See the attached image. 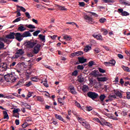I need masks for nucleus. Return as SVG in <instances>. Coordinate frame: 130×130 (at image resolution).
<instances>
[{
    "label": "nucleus",
    "instance_id": "obj_41",
    "mask_svg": "<svg viewBox=\"0 0 130 130\" xmlns=\"http://www.w3.org/2000/svg\"><path fill=\"white\" fill-rule=\"evenodd\" d=\"M98 70L101 73H105L106 71L101 68H99Z\"/></svg>",
    "mask_w": 130,
    "mask_h": 130
},
{
    "label": "nucleus",
    "instance_id": "obj_50",
    "mask_svg": "<svg viewBox=\"0 0 130 130\" xmlns=\"http://www.w3.org/2000/svg\"><path fill=\"white\" fill-rule=\"evenodd\" d=\"M24 105L27 109H28V110L31 109V107L29 105H28L26 103H25Z\"/></svg>",
    "mask_w": 130,
    "mask_h": 130
},
{
    "label": "nucleus",
    "instance_id": "obj_16",
    "mask_svg": "<svg viewBox=\"0 0 130 130\" xmlns=\"http://www.w3.org/2000/svg\"><path fill=\"white\" fill-rule=\"evenodd\" d=\"M108 78L106 77H98V81L99 82H106L108 80Z\"/></svg>",
    "mask_w": 130,
    "mask_h": 130
},
{
    "label": "nucleus",
    "instance_id": "obj_52",
    "mask_svg": "<svg viewBox=\"0 0 130 130\" xmlns=\"http://www.w3.org/2000/svg\"><path fill=\"white\" fill-rule=\"evenodd\" d=\"M93 110V108L92 107L90 106V107H86V110L87 111H91Z\"/></svg>",
    "mask_w": 130,
    "mask_h": 130
},
{
    "label": "nucleus",
    "instance_id": "obj_23",
    "mask_svg": "<svg viewBox=\"0 0 130 130\" xmlns=\"http://www.w3.org/2000/svg\"><path fill=\"white\" fill-rule=\"evenodd\" d=\"M89 90V87L88 85H83L82 90L83 92H85L86 91H88Z\"/></svg>",
    "mask_w": 130,
    "mask_h": 130
},
{
    "label": "nucleus",
    "instance_id": "obj_59",
    "mask_svg": "<svg viewBox=\"0 0 130 130\" xmlns=\"http://www.w3.org/2000/svg\"><path fill=\"white\" fill-rule=\"evenodd\" d=\"M28 125V123L25 122V123H24L22 125V127L23 128H25L26 127H27V126Z\"/></svg>",
    "mask_w": 130,
    "mask_h": 130
},
{
    "label": "nucleus",
    "instance_id": "obj_49",
    "mask_svg": "<svg viewBox=\"0 0 130 130\" xmlns=\"http://www.w3.org/2000/svg\"><path fill=\"white\" fill-rule=\"evenodd\" d=\"M75 105L79 108H81V106L80 103L77 102H75Z\"/></svg>",
    "mask_w": 130,
    "mask_h": 130
},
{
    "label": "nucleus",
    "instance_id": "obj_43",
    "mask_svg": "<svg viewBox=\"0 0 130 130\" xmlns=\"http://www.w3.org/2000/svg\"><path fill=\"white\" fill-rule=\"evenodd\" d=\"M78 71L75 70V71H74L73 72H72V76L76 77L78 75Z\"/></svg>",
    "mask_w": 130,
    "mask_h": 130
},
{
    "label": "nucleus",
    "instance_id": "obj_58",
    "mask_svg": "<svg viewBox=\"0 0 130 130\" xmlns=\"http://www.w3.org/2000/svg\"><path fill=\"white\" fill-rule=\"evenodd\" d=\"M89 83L93 85L94 84V80H93V78H90V79H89Z\"/></svg>",
    "mask_w": 130,
    "mask_h": 130
},
{
    "label": "nucleus",
    "instance_id": "obj_63",
    "mask_svg": "<svg viewBox=\"0 0 130 130\" xmlns=\"http://www.w3.org/2000/svg\"><path fill=\"white\" fill-rule=\"evenodd\" d=\"M79 5L80 7H84L85 5V4L84 2H80Z\"/></svg>",
    "mask_w": 130,
    "mask_h": 130
},
{
    "label": "nucleus",
    "instance_id": "obj_9",
    "mask_svg": "<svg viewBox=\"0 0 130 130\" xmlns=\"http://www.w3.org/2000/svg\"><path fill=\"white\" fill-rule=\"evenodd\" d=\"M114 93L115 94L116 96H118L119 98H122V94L117 90H113Z\"/></svg>",
    "mask_w": 130,
    "mask_h": 130
},
{
    "label": "nucleus",
    "instance_id": "obj_4",
    "mask_svg": "<svg viewBox=\"0 0 130 130\" xmlns=\"http://www.w3.org/2000/svg\"><path fill=\"white\" fill-rule=\"evenodd\" d=\"M83 18L89 24H92L94 23V19L91 17L89 16L88 15H84Z\"/></svg>",
    "mask_w": 130,
    "mask_h": 130
},
{
    "label": "nucleus",
    "instance_id": "obj_47",
    "mask_svg": "<svg viewBox=\"0 0 130 130\" xmlns=\"http://www.w3.org/2000/svg\"><path fill=\"white\" fill-rule=\"evenodd\" d=\"M94 64V61L92 60H91L88 62V67H91L93 66Z\"/></svg>",
    "mask_w": 130,
    "mask_h": 130
},
{
    "label": "nucleus",
    "instance_id": "obj_19",
    "mask_svg": "<svg viewBox=\"0 0 130 130\" xmlns=\"http://www.w3.org/2000/svg\"><path fill=\"white\" fill-rule=\"evenodd\" d=\"M22 35H23L24 38V37H31V34L28 31H25V32H23Z\"/></svg>",
    "mask_w": 130,
    "mask_h": 130
},
{
    "label": "nucleus",
    "instance_id": "obj_42",
    "mask_svg": "<svg viewBox=\"0 0 130 130\" xmlns=\"http://www.w3.org/2000/svg\"><path fill=\"white\" fill-rule=\"evenodd\" d=\"M42 83H43L44 86L46 87L47 88L49 87V85L47 83V79H45V81H42Z\"/></svg>",
    "mask_w": 130,
    "mask_h": 130
},
{
    "label": "nucleus",
    "instance_id": "obj_46",
    "mask_svg": "<svg viewBox=\"0 0 130 130\" xmlns=\"http://www.w3.org/2000/svg\"><path fill=\"white\" fill-rule=\"evenodd\" d=\"M108 98L112 100H113V99H116V95H110L108 97Z\"/></svg>",
    "mask_w": 130,
    "mask_h": 130
},
{
    "label": "nucleus",
    "instance_id": "obj_14",
    "mask_svg": "<svg viewBox=\"0 0 130 130\" xmlns=\"http://www.w3.org/2000/svg\"><path fill=\"white\" fill-rule=\"evenodd\" d=\"M92 37H94V38H95L97 40H103V37L101 35H92Z\"/></svg>",
    "mask_w": 130,
    "mask_h": 130
},
{
    "label": "nucleus",
    "instance_id": "obj_48",
    "mask_svg": "<svg viewBox=\"0 0 130 130\" xmlns=\"http://www.w3.org/2000/svg\"><path fill=\"white\" fill-rule=\"evenodd\" d=\"M23 83V80H19V81H18V82L17 83V86H22Z\"/></svg>",
    "mask_w": 130,
    "mask_h": 130
},
{
    "label": "nucleus",
    "instance_id": "obj_7",
    "mask_svg": "<svg viewBox=\"0 0 130 130\" xmlns=\"http://www.w3.org/2000/svg\"><path fill=\"white\" fill-rule=\"evenodd\" d=\"M0 69H1L2 72H4V71H7L9 67H8L7 63H2L0 64Z\"/></svg>",
    "mask_w": 130,
    "mask_h": 130
},
{
    "label": "nucleus",
    "instance_id": "obj_36",
    "mask_svg": "<svg viewBox=\"0 0 130 130\" xmlns=\"http://www.w3.org/2000/svg\"><path fill=\"white\" fill-rule=\"evenodd\" d=\"M37 101L41 102V103H43L44 101V99H43V97H41V96H37Z\"/></svg>",
    "mask_w": 130,
    "mask_h": 130
},
{
    "label": "nucleus",
    "instance_id": "obj_1",
    "mask_svg": "<svg viewBox=\"0 0 130 130\" xmlns=\"http://www.w3.org/2000/svg\"><path fill=\"white\" fill-rule=\"evenodd\" d=\"M37 40H30L28 42H25V47L28 49H32L37 45Z\"/></svg>",
    "mask_w": 130,
    "mask_h": 130
},
{
    "label": "nucleus",
    "instance_id": "obj_29",
    "mask_svg": "<svg viewBox=\"0 0 130 130\" xmlns=\"http://www.w3.org/2000/svg\"><path fill=\"white\" fill-rule=\"evenodd\" d=\"M122 68L124 71L127 72H130V70L128 67H125L124 66H122Z\"/></svg>",
    "mask_w": 130,
    "mask_h": 130
},
{
    "label": "nucleus",
    "instance_id": "obj_15",
    "mask_svg": "<svg viewBox=\"0 0 130 130\" xmlns=\"http://www.w3.org/2000/svg\"><path fill=\"white\" fill-rule=\"evenodd\" d=\"M17 30L20 32H23L25 31V30H26V28L23 26V25L20 24L19 25Z\"/></svg>",
    "mask_w": 130,
    "mask_h": 130
},
{
    "label": "nucleus",
    "instance_id": "obj_25",
    "mask_svg": "<svg viewBox=\"0 0 130 130\" xmlns=\"http://www.w3.org/2000/svg\"><path fill=\"white\" fill-rule=\"evenodd\" d=\"M99 98H100V100L101 102L103 103L105 99L106 98V96L105 94H101L99 96Z\"/></svg>",
    "mask_w": 130,
    "mask_h": 130
},
{
    "label": "nucleus",
    "instance_id": "obj_6",
    "mask_svg": "<svg viewBox=\"0 0 130 130\" xmlns=\"http://www.w3.org/2000/svg\"><path fill=\"white\" fill-rule=\"evenodd\" d=\"M15 36V39H17V33L10 32V34L7 35L6 36V38L7 39H14Z\"/></svg>",
    "mask_w": 130,
    "mask_h": 130
},
{
    "label": "nucleus",
    "instance_id": "obj_32",
    "mask_svg": "<svg viewBox=\"0 0 130 130\" xmlns=\"http://www.w3.org/2000/svg\"><path fill=\"white\" fill-rule=\"evenodd\" d=\"M116 62L115 61V60H114V59L110 60V61H109V63H110V66H115Z\"/></svg>",
    "mask_w": 130,
    "mask_h": 130
},
{
    "label": "nucleus",
    "instance_id": "obj_34",
    "mask_svg": "<svg viewBox=\"0 0 130 130\" xmlns=\"http://www.w3.org/2000/svg\"><path fill=\"white\" fill-rule=\"evenodd\" d=\"M25 26L27 27L28 28H29V29H36V27L32 25V24H29V25H25Z\"/></svg>",
    "mask_w": 130,
    "mask_h": 130
},
{
    "label": "nucleus",
    "instance_id": "obj_13",
    "mask_svg": "<svg viewBox=\"0 0 130 130\" xmlns=\"http://www.w3.org/2000/svg\"><path fill=\"white\" fill-rule=\"evenodd\" d=\"M119 2L121 4H123L125 6H130V3L125 0H119Z\"/></svg>",
    "mask_w": 130,
    "mask_h": 130
},
{
    "label": "nucleus",
    "instance_id": "obj_57",
    "mask_svg": "<svg viewBox=\"0 0 130 130\" xmlns=\"http://www.w3.org/2000/svg\"><path fill=\"white\" fill-rule=\"evenodd\" d=\"M118 12L119 13H121V15L122 14V13H123V9H118Z\"/></svg>",
    "mask_w": 130,
    "mask_h": 130
},
{
    "label": "nucleus",
    "instance_id": "obj_8",
    "mask_svg": "<svg viewBox=\"0 0 130 130\" xmlns=\"http://www.w3.org/2000/svg\"><path fill=\"white\" fill-rule=\"evenodd\" d=\"M24 38L23 35L21 34L20 32H17V40L18 42H21Z\"/></svg>",
    "mask_w": 130,
    "mask_h": 130
},
{
    "label": "nucleus",
    "instance_id": "obj_35",
    "mask_svg": "<svg viewBox=\"0 0 130 130\" xmlns=\"http://www.w3.org/2000/svg\"><path fill=\"white\" fill-rule=\"evenodd\" d=\"M84 67L83 65L79 64L77 67V70H83L84 69Z\"/></svg>",
    "mask_w": 130,
    "mask_h": 130
},
{
    "label": "nucleus",
    "instance_id": "obj_61",
    "mask_svg": "<svg viewBox=\"0 0 130 130\" xmlns=\"http://www.w3.org/2000/svg\"><path fill=\"white\" fill-rule=\"evenodd\" d=\"M117 56L120 59H123V55L121 54H118Z\"/></svg>",
    "mask_w": 130,
    "mask_h": 130
},
{
    "label": "nucleus",
    "instance_id": "obj_17",
    "mask_svg": "<svg viewBox=\"0 0 130 130\" xmlns=\"http://www.w3.org/2000/svg\"><path fill=\"white\" fill-rule=\"evenodd\" d=\"M2 41H4V42L7 43V44H10V40L7 39L6 38H0V42H2Z\"/></svg>",
    "mask_w": 130,
    "mask_h": 130
},
{
    "label": "nucleus",
    "instance_id": "obj_37",
    "mask_svg": "<svg viewBox=\"0 0 130 130\" xmlns=\"http://www.w3.org/2000/svg\"><path fill=\"white\" fill-rule=\"evenodd\" d=\"M77 56H81L83 54V52L82 51H79L76 52Z\"/></svg>",
    "mask_w": 130,
    "mask_h": 130
},
{
    "label": "nucleus",
    "instance_id": "obj_62",
    "mask_svg": "<svg viewBox=\"0 0 130 130\" xmlns=\"http://www.w3.org/2000/svg\"><path fill=\"white\" fill-rule=\"evenodd\" d=\"M33 93L32 92L30 93V92H28V94L27 95V98H26V100H28V98H29L31 96V94Z\"/></svg>",
    "mask_w": 130,
    "mask_h": 130
},
{
    "label": "nucleus",
    "instance_id": "obj_22",
    "mask_svg": "<svg viewBox=\"0 0 130 130\" xmlns=\"http://www.w3.org/2000/svg\"><path fill=\"white\" fill-rule=\"evenodd\" d=\"M77 120L81 124H82V125L86 121L85 119L81 117H77Z\"/></svg>",
    "mask_w": 130,
    "mask_h": 130
},
{
    "label": "nucleus",
    "instance_id": "obj_3",
    "mask_svg": "<svg viewBox=\"0 0 130 130\" xmlns=\"http://www.w3.org/2000/svg\"><path fill=\"white\" fill-rule=\"evenodd\" d=\"M87 95L88 98L91 99L92 100H94L99 97V95L94 92H88L87 93Z\"/></svg>",
    "mask_w": 130,
    "mask_h": 130
},
{
    "label": "nucleus",
    "instance_id": "obj_2",
    "mask_svg": "<svg viewBox=\"0 0 130 130\" xmlns=\"http://www.w3.org/2000/svg\"><path fill=\"white\" fill-rule=\"evenodd\" d=\"M4 78L5 80H6V81H7L8 82H10L11 83H14V82H15V81L17 80V78H16V77H15V76H14L13 74H10L5 75L4 76Z\"/></svg>",
    "mask_w": 130,
    "mask_h": 130
},
{
    "label": "nucleus",
    "instance_id": "obj_11",
    "mask_svg": "<svg viewBox=\"0 0 130 130\" xmlns=\"http://www.w3.org/2000/svg\"><path fill=\"white\" fill-rule=\"evenodd\" d=\"M78 60L79 62L81 64L84 63L86 62V61H87V59L84 58L83 57H78Z\"/></svg>",
    "mask_w": 130,
    "mask_h": 130
},
{
    "label": "nucleus",
    "instance_id": "obj_18",
    "mask_svg": "<svg viewBox=\"0 0 130 130\" xmlns=\"http://www.w3.org/2000/svg\"><path fill=\"white\" fill-rule=\"evenodd\" d=\"M55 7L56 8H59V9L60 10H61V11H67V8H65L64 7H62V6H59V5H57V4H56V5H55Z\"/></svg>",
    "mask_w": 130,
    "mask_h": 130
},
{
    "label": "nucleus",
    "instance_id": "obj_31",
    "mask_svg": "<svg viewBox=\"0 0 130 130\" xmlns=\"http://www.w3.org/2000/svg\"><path fill=\"white\" fill-rule=\"evenodd\" d=\"M24 53V52L23 51L22 49H20L19 50H18L17 51V55H23Z\"/></svg>",
    "mask_w": 130,
    "mask_h": 130
},
{
    "label": "nucleus",
    "instance_id": "obj_55",
    "mask_svg": "<svg viewBox=\"0 0 130 130\" xmlns=\"http://www.w3.org/2000/svg\"><path fill=\"white\" fill-rule=\"evenodd\" d=\"M106 21V19L105 18H102L100 19V22L101 23H104Z\"/></svg>",
    "mask_w": 130,
    "mask_h": 130
},
{
    "label": "nucleus",
    "instance_id": "obj_21",
    "mask_svg": "<svg viewBox=\"0 0 130 130\" xmlns=\"http://www.w3.org/2000/svg\"><path fill=\"white\" fill-rule=\"evenodd\" d=\"M55 118H56V119H59V120H61V121H63V122H66V121H65V120L63 119L62 118V117L60 115H57V114H55Z\"/></svg>",
    "mask_w": 130,
    "mask_h": 130
},
{
    "label": "nucleus",
    "instance_id": "obj_51",
    "mask_svg": "<svg viewBox=\"0 0 130 130\" xmlns=\"http://www.w3.org/2000/svg\"><path fill=\"white\" fill-rule=\"evenodd\" d=\"M88 13L91 14L92 16H94V17H98V15L94 12H88Z\"/></svg>",
    "mask_w": 130,
    "mask_h": 130
},
{
    "label": "nucleus",
    "instance_id": "obj_12",
    "mask_svg": "<svg viewBox=\"0 0 130 130\" xmlns=\"http://www.w3.org/2000/svg\"><path fill=\"white\" fill-rule=\"evenodd\" d=\"M77 78L78 81L79 83H83V82L85 81V78L81 75H78Z\"/></svg>",
    "mask_w": 130,
    "mask_h": 130
},
{
    "label": "nucleus",
    "instance_id": "obj_5",
    "mask_svg": "<svg viewBox=\"0 0 130 130\" xmlns=\"http://www.w3.org/2000/svg\"><path fill=\"white\" fill-rule=\"evenodd\" d=\"M37 45H36L35 47H34V50L32 51V53L34 54H37L38 53H39V52L40 51V48L41 45L39 44H36Z\"/></svg>",
    "mask_w": 130,
    "mask_h": 130
},
{
    "label": "nucleus",
    "instance_id": "obj_26",
    "mask_svg": "<svg viewBox=\"0 0 130 130\" xmlns=\"http://www.w3.org/2000/svg\"><path fill=\"white\" fill-rule=\"evenodd\" d=\"M63 38H64V40H65L67 41H70L72 40V38L68 35L64 36L63 37Z\"/></svg>",
    "mask_w": 130,
    "mask_h": 130
},
{
    "label": "nucleus",
    "instance_id": "obj_28",
    "mask_svg": "<svg viewBox=\"0 0 130 130\" xmlns=\"http://www.w3.org/2000/svg\"><path fill=\"white\" fill-rule=\"evenodd\" d=\"M101 32H103V35H107L108 34V31L105 28H101Z\"/></svg>",
    "mask_w": 130,
    "mask_h": 130
},
{
    "label": "nucleus",
    "instance_id": "obj_39",
    "mask_svg": "<svg viewBox=\"0 0 130 130\" xmlns=\"http://www.w3.org/2000/svg\"><path fill=\"white\" fill-rule=\"evenodd\" d=\"M0 49H6L5 48V44L2 42H0Z\"/></svg>",
    "mask_w": 130,
    "mask_h": 130
},
{
    "label": "nucleus",
    "instance_id": "obj_45",
    "mask_svg": "<svg viewBox=\"0 0 130 130\" xmlns=\"http://www.w3.org/2000/svg\"><path fill=\"white\" fill-rule=\"evenodd\" d=\"M129 15V14L126 11H123V13L121 14L122 16H128Z\"/></svg>",
    "mask_w": 130,
    "mask_h": 130
},
{
    "label": "nucleus",
    "instance_id": "obj_44",
    "mask_svg": "<svg viewBox=\"0 0 130 130\" xmlns=\"http://www.w3.org/2000/svg\"><path fill=\"white\" fill-rule=\"evenodd\" d=\"M41 30H36L33 33L34 36H38V34L40 33Z\"/></svg>",
    "mask_w": 130,
    "mask_h": 130
},
{
    "label": "nucleus",
    "instance_id": "obj_20",
    "mask_svg": "<svg viewBox=\"0 0 130 130\" xmlns=\"http://www.w3.org/2000/svg\"><path fill=\"white\" fill-rule=\"evenodd\" d=\"M82 125L84 126L85 128H86L87 129H89L90 128V125L86 121L84 123L82 124Z\"/></svg>",
    "mask_w": 130,
    "mask_h": 130
},
{
    "label": "nucleus",
    "instance_id": "obj_60",
    "mask_svg": "<svg viewBox=\"0 0 130 130\" xmlns=\"http://www.w3.org/2000/svg\"><path fill=\"white\" fill-rule=\"evenodd\" d=\"M104 64L106 67H110V66H111L109 62H104Z\"/></svg>",
    "mask_w": 130,
    "mask_h": 130
},
{
    "label": "nucleus",
    "instance_id": "obj_53",
    "mask_svg": "<svg viewBox=\"0 0 130 130\" xmlns=\"http://www.w3.org/2000/svg\"><path fill=\"white\" fill-rule=\"evenodd\" d=\"M25 16L28 19H30L31 18L30 14L28 12H25Z\"/></svg>",
    "mask_w": 130,
    "mask_h": 130
},
{
    "label": "nucleus",
    "instance_id": "obj_10",
    "mask_svg": "<svg viewBox=\"0 0 130 130\" xmlns=\"http://www.w3.org/2000/svg\"><path fill=\"white\" fill-rule=\"evenodd\" d=\"M69 89L70 90V92L72 93V94L76 95L77 94V92L75 89L74 86H73V85H70V86H69Z\"/></svg>",
    "mask_w": 130,
    "mask_h": 130
},
{
    "label": "nucleus",
    "instance_id": "obj_54",
    "mask_svg": "<svg viewBox=\"0 0 130 130\" xmlns=\"http://www.w3.org/2000/svg\"><path fill=\"white\" fill-rule=\"evenodd\" d=\"M20 10L17 9V17L21 16V13H20Z\"/></svg>",
    "mask_w": 130,
    "mask_h": 130
},
{
    "label": "nucleus",
    "instance_id": "obj_30",
    "mask_svg": "<svg viewBox=\"0 0 130 130\" xmlns=\"http://www.w3.org/2000/svg\"><path fill=\"white\" fill-rule=\"evenodd\" d=\"M103 2H104L105 3H108L109 4H113L115 1H111V0H103Z\"/></svg>",
    "mask_w": 130,
    "mask_h": 130
},
{
    "label": "nucleus",
    "instance_id": "obj_56",
    "mask_svg": "<svg viewBox=\"0 0 130 130\" xmlns=\"http://www.w3.org/2000/svg\"><path fill=\"white\" fill-rule=\"evenodd\" d=\"M62 99L60 98L58 99V102L62 105H64V103L62 102Z\"/></svg>",
    "mask_w": 130,
    "mask_h": 130
},
{
    "label": "nucleus",
    "instance_id": "obj_24",
    "mask_svg": "<svg viewBox=\"0 0 130 130\" xmlns=\"http://www.w3.org/2000/svg\"><path fill=\"white\" fill-rule=\"evenodd\" d=\"M39 37L42 42L45 43L46 40L45 36H43V35L41 34L39 35Z\"/></svg>",
    "mask_w": 130,
    "mask_h": 130
},
{
    "label": "nucleus",
    "instance_id": "obj_64",
    "mask_svg": "<svg viewBox=\"0 0 130 130\" xmlns=\"http://www.w3.org/2000/svg\"><path fill=\"white\" fill-rule=\"evenodd\" d=\"M126 98L128 100L130 99V92H126Z\"/></svg>",
    "mask_w": 130,
    "mask_h": 130
},
{
    "label": "nucleus",
    "instance_id": "obj_38",
    "mask_svg": "<svg viewBox=\"0 0 130 130\" xmlns=\"http://www.w3.org/2000/svg\"><path fill=\"white\" fill-rule=\"evenodd\" d=\"M17 9L20 8V11L21 10L22 12H25L26 11L25 9H24L23 7H20L19 6H17Z\"/></svg>",
    "mask_w": 130,
    "mask_h": 130
},
{
    "label": "nucleus",
    "instance_id": "obj_27",
    "mask_svg": "<svg viewBox=\"0 0 130 130\" xmlns=\"http://www.w3.org/2000/svg\"><path fill=\"white\" fill-rule=\"evenodd\" d=\"M91 50V47L89 46H86L84 49V51L85 52H87L88 51H89V50Z\"/></svg>",
    "mask_w": 130,
    "mask_h": 130
},
{
    "label": "nucleus",
    "instance_id": "obj_33",
    "mask_svg": "<svg viewBox=\"0 0 130 130\" xmlns=\"http://www.w3.org/2000/svg\"><path fill=\"white\" fill-rule=\"evenodd\" d=\"M32 85V82L31 81H27L25 84H24V86H26V87H29L30 86H31Z\"/></svg>",
    "mask_w": 130,
    "mask_h": 130
},
{
    "label": "nucleus",
    "instance_id": "obj_40",
    "mask_svg": "<svg viewBox=\"0 0 130 130\" xmlns=\"http://www.w3.org/2000/svg\"><path fill=\"white\" fill-rule=\"evenodd\" d=\"M94 51L95 54H99V53L101 52V50L100 48H95L94 50Z\"/></svg>",
    "mask_w": 130,
    "mask_h": 130
}]
</instances>
